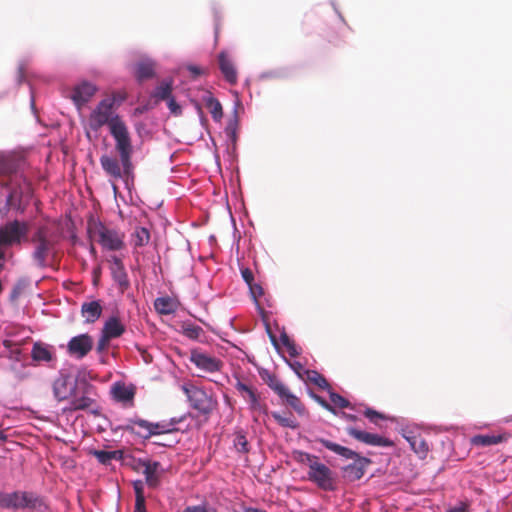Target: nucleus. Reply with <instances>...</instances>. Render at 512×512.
I'll use <instances>...</instances> for the list:
<instances>
[{"instance_id": "f704fd0d", "label": "nucleus", "mask_w": 512, "mask_h": 512, "mask_svg": "<svg viewBox=\"0 0 512 512\" xmlns=\"http://www.w3.org/2000/svg\"><path fill=\"white\" fill-rule=\"evenodd\" d=\"M271 416L282 427L291 429H296L298 427V423L292 415L285 416L280 414L279 412H272Z\"/></svg>"}, {"instance_id": "f3484780", "label": "nucleus", "mask_w": 512, "mask_h": 512, "mask_svg": "<svg viewBox=\"0 0 512 512\" xmlns=\"http://www.w3.org/2000/svg\"><path fill=\"white\" fill-rule=\"evenodd\" d=\"M111 394L115 401L132 406L136 394V388L132 384L127 385L124 382L118 381L112 385Z\"/></svg>"}, {"instance_id": "c85d7f7f", "label": "nucleus", "mask_w": 512, "mask_h": 512, "mask_svg": "<svg viewBox=\"0 0 512 512\" xmlns=\"http://www.w3.org/2000/svg\"><path fill=\"white\" fill-rule=\"evenodd\" d=\"M156 311L161 315H169L176 311V303L170 297H159L154 301Z\"/></svg>"}, {"instance_id": "69168bd1", "label": "nucleus", "mask_w": 512, "mask_h": 512, "mask_svg": "<svg viewBox=\"0 0 512 512\" xmlns=\"http://www.w3.org/2000/svg\"><path fill=\"white\" fill-rule=\"evenodd\" d=\"M0 440L1 441L7 440V435H6L5 431H3V430H0Z\"/></svg>"}, {"instance_id": "20e7f679", "label": "nucleus", "mask_w": 512, "mask_h": 512, "mask_svg": "<svg viewBox=\"0 0 512 512\" xmlns=\"http://www.w3.org/2000/svg\"><path fill=\"white\" fill-rule=\"evenodd\" d=\"M97 392L93 385L86 381L78 382L75 392L69 398L68 406L64 412L87 411L91 414L98 415L100 413V406L97 402Z\"/></svg>"}, {"instance_id": "cd10ccee", "label": "nucleus", "mask_w": 512, "mask_h": 512, "mask_svg": "<svg viewBox=\"0 0 512 512\" xmlns=\"http://www.w3.org/2000/svg\"><path fill=\"white\" fill-rule=\"evenodd\" d=\"M90 454L93 455L103 465H109L112 460H120L123 457V452L121 450H92Z\"/></svg>"}, {"instance_id": "5fc2aeb1", "label": "nucleus", "mask_w": 512, "mask_h": 512, "mask_svg": "<svg viewBox=\"0 0 512 512\" xmlns=\"http://www.w3.org/2000/svg\"><path fill=\"white\" fill-rule=\"evenodd\" d=\"M185 418H186V415H183V416H180V417H173V418H171L168 421L171 423L172 427H175L178 423H180L183 420H185Z\"/></svg>"}, {"instance_id": "79ce46f5", "label": "nucleus", "mask_w": 512, "mask_h": 512, "mask_svg": "<svg viewBox=\"0 0 512 512\" xmlns=\"http://www.w3.org/2000/svg\"><path fill=\"white\" fill-rule=\"evenodd\" d=\"M252 298L258 304V298L264 294V290L261 285L254 283V281L248 285Z\"/></svg>"}, {"instance_id": "72a5a7b5", "label": "nucleus", "mask_w": 512, "mask_h": 512, "mask_svg": "<svg viewBox=\"0 0 512 512\" xmlns=\"http://www.w3.org/2000/svg\"><path fill=\"white\" fill-rule=\"evenodd\" d=\"M305 373H306L307 379L310 382H312L313 384H315L316 386H318L319 388H321L323 390L330 389V385H329L328 381L322 374H320L314 370H306Z\"/></svg>"}, {"instance_id": "412c9836", "label": "nucleus", "mask_w": 512, "mask_h": 512, "mask_svg": "<svg viewBox=\"0 0 512 512\" xmlns=\"http://www.w3.org/2000/svg\"><path fill=\"white\" fill-rule=\"evenodd\" d=\"M509 439V434H478L471 438L470 442L474 446L488 447L498 445L506 442Z\"/></svg>"}, {"instance_id": "a211bd4d", "label": "nucleus", "mask_w": 512, "mask_h": 512, "mask_svg": "<svg viewBox=\"0 0 512 512\" xmlns=\"http://www.w3.org/2000/svg\"><path fill=\"white\" fill-rule=\"evenodd\" d=\"M139 465L143 467L142 473L145 476V482L150 488H156L160 484V463L150 460H139Z\"/></svg>"}, {"instance_id": "864d4df0", "label": "nucleus", "mask_w": 512, "mask_h": 512, "mask_svg": "<svg viewBox=\"0 0 512 512\" xmlns=\"http://www.w3.org/2000/svg\"><path fill=\"white\" fill-rule=\"evenodd\" d=\"M286 348L288 349V352L291 357H296L299 354L296 345L294 344L293 341Z\"/></svg>"}, {"instance_id": "774afa93", "label": "nucleus", "mask_w": 512, "mask_h": 512, "mask_svg": "<svg viewBox=\"0 0 512 512\" xmlns=\"http://www.w3.org/2000/svg\"><path fill=\"white\" fill-rule=\"evenodd\" d=\"M16 196V192H12L11 195H10V198H13Z\"/></svg>"}, {"instance_id": "f8f14e48", "label": "nucleus", "mask_w": 512, "mask_h": 512, "mask_svg": "<svg viewBox=\"0 0 512 512\" xmlns=\"http://www.w3.org/2000/svg\"><path fill=\"white\" fill-rule=\"evenodd\" d=\"M78 381L69 374H60L53 383V394L59 402L68 401L75 392Z\"/></svg>"}, {"instance_id": "5701e85b", "label": "nucleus", "mask_w": 512, "mask_h": 512, "mask_svg": "<svg viewBox=\"0 0 512 512\" xmlns=\"http://www.w3.org/2000/svg\"><path fill=\"white\" fill-rule=\"evenodd\" d=\"M235 388L249 402L251 410L260 411L263 409V406L260 403L259 395L252 387L241 381H237Z\"/></svg>"}, {"instance_id": "c9c22d12", "label": "nucleus", "mask_w": 512, "mask_h": 512, "mask_svg": "<svg viewBox=\"0 0 512 512\" xmlns=\"http://www.w3.org/2000/svg\"><path fill=\"white\" fill-rule=\"evenodd\" d=\"M233 443H234V447L236 448V450L238 452H242V453L249 452V443H248V440L243 432L240 431L235 434Z\"/></svg>"}, {"instance_id": "6e6d98bb", "label": "nucleus", "mask_w": 512, "mask_h": 512, "mask_svg": "<svg viewBox=\"0 0 512 512\" xmlns=\"http://www.w3.org/2000/svg\"><path fill=\"white\" fill-rule=\"evenodd\" d=\"M4 264H5V252L4 250L0 247V273L2 272V270L4 269Z\"/></svg>"}, {"instance_id": "1a4fd4ad", "label": "nucleus", "mask_w": 512, "mask_h": 512, "mask_svg": "<svg viewBox=\"0 0 512 512\" xmlns=\"http://www.w3.org/2000/svg\"><path fill=\"white\" fill-rule=\"evenodd\" d=\"M184 392L188 398L190 406L202 415H210L217 407V400L201 388L184 387Z\"/></svg>"}, {"instance_id": "13d9d810", "label": "nucleus", "mask_w": 512, "mask_h": 512, "mask_svg": "<svg viewBox=\"0 0 512 512\" xmlns=\"http://www.w3.org/2000/svg\"><path fill=\"white\" fill-rule=\"evenodd\" d=\"M20 353H21V351H20V349H19V348L13 349V350H11V356H10V357H11L12 359H15V360H17V361H18V360H19V355H20Z\"/></svg>"}, {"instance_id": "e2e57ef3", "label": "nucleus", "mask_w": 512, "mask_h": 512, "mask_svg": "<svg viewBox=\"0 0 512 512\" xmlns=\"http://www.w3.org/2000/svg\"><path fill=\"white\" fill-rule=\"evenodd\" d=\"M154 444L158 445V446H168V447L171 446L170 443H164V442H162V440L155 441Z\"/></svg>"}, {"instance_id": "603ef678", "label": "nucleus", "mask_w": 512, "mask_h": 512, "mask_svg": "<svg viewBox=\"0 0 512 512\" xmlns=\"http://www.w3.org/2000/svg\"><path fill=\"white\" fill-rule=\"evenodd\" d=\"M188 70L194 77L200 76L202 74V70L198 66L190 65L188 66Z\"/></svg>"}, {"instance_id": "f257e3e1", "label": "nucleus", "mask_w": 512, "mask_h": 512, "mask_svg": "<svg viewBox=\"0 0 512 512\" xmlns=\"http://www.w3.org/2000/svg\"><path fill=\"white\" fill-rule=\"evenodd\" d=\"M115 99L107 97L101 100L91 112L88 124L91 130L97 132L104 125H108L110 133L115 140V149L126 156L129 151L130 133L125 122L114 111Z\"/></svg>"}, {"instance_id": "423d86ee", "label": "nucleus", "mask_w": 512, "mask_h": 512, "mask_svg": "<svg viewBox=\"0 0 512 512\" xmlns=\"http://www.w3.org/2000/svg\"><path fill=\"white\" fill-rule=\"evenodd\" d=\"M319 443H321L325 448L329 449L330 451L336 453L337 455H340L346 459H354V463L347 465L344 468L345 476L350 481H356L363 477L365 473V468L370 464V459L366 457H361L358 453L355 451L341 446L337 443L331 442L330 440L320 438L317 440Z\"/></svg>"}, {"instance_id": "0e129e2a", "label": "nucleus", "mask_w": 512, "mask_h": 512, "mask_svg": "<svg viewBox=\"0 0 512 512\" xmlns=\"http://www.w3.org/2000/svg\"><path fill=\"white\" fill-rule=\"evenodd\" d=\"M154 444L158 445V446H168V447L171 446L170 443H164V442H162V440L155 441Z\"/></svg>"}, {"instance_id": "393cba45", "label": "nucleus", "mask_w": 512, "mask_h": 512, "mask_svg": "<svg viewBox=\"0 0 512 512\" xmlns=\"http://www.w3.org/2000/svg\"><path fill=\"white\" fill-rule=\"evenodd\" d=\"M125 330V326L121 323L120 319L116 316H112L104 323L102 333L114 339L120 337Z\"/></svg>"}, {"instance_id": "39448f33", "label": "nucleus", "mask_w": 512, "mask_h": 512, "mask_svg": "<svg viewBox=\"0 0 512 512\" xmlns=\"http://www.w3.org/2000/svg\"><path fill=\"white\" fill-rule=\"evenodd\" d=\"M259 375L263 382L280 398L282 404L289 406L300 416L306 414L305 405L300 398L293 394L275 373L268 369H261Z\"/></svg>"}, {"instance_id": "052dcab7", "label": "nucleus", "mask_w": 512, "mask_h": 512, "mask_svg": "<svg viewBox=\"0 0 512 512\" xmlns=\"http://www.w3.org/2000/svg\"><path fill=\"white\" fill-rule=\"evenodd\" d=\"M3 346H4L5 348H11V347L13 346V343H12V341H10V340H4V341H3Z\"/></svg>"}, {"instance_id": "c756f323", "label": "nucleus", "mask_w": 512, "mask_h": 512, "mask_svg": "<svg viewBox=\"0 0 512 512\" xmlns=\"http://www.w3.org/2000/svg\"><path fill=\"white\" fill-rule=\"evenodd\" d=\"M31 357L37 362H49L53 355L49 348L42 343H35L32 348Z\"/></svg>"}, {"instance_id": "2eb2a0df", "label": "nucleus", "mask_w": 512, "mask_h": 512, "mask_svg": "<svg viewBox=\"0 0 512 512\" xmlns=\"http://www.w3.org/2000/svg\"><path fill=\"white\" fill-rule=\"evenodd\" d=\"M190 360L199 369L210 373L219 371L223 365L220 359L196 350L191 352Z\"/></svg>"}, {"instance_id": "4c0bfd02", "label": "nucleus", "mask_w": 512, "mask_h": 512, "mask_svg": "<svg viewBox=\"0 0 512 512\" xmlns=\"http://www.w3.org/2000/svg\"><path fill=\"white\" fill-rule=\"evenodd\" d=\"M202 332V328L194 324H188L183 327L184 335L190 339H198Z\"/></svg>"}, {"instance_id": "aec40b11", "label": "nucleus", "mask_w": 512, "mask_h": 512, "mask_svg": "<svg viewBox=\"0 0 512 512\" xmlns=\"http://www.w3.org/2000/svg\"><path fill=\"white\" fill-rule=\"evenodd\" d=\"M96 90L94 84L82 82L73 89L71 98L78 107H81L93 97Z\"/></svg>"}, {"instance_id": "ddd939ff", "label": "nucleus", "mask_w": 512, "mask_h": 512, "mask_svg": "<svg viewBox=\"0 0 512 512\" xmlns=\"http://www.w3.org/2000/svg\"><path fill=\"white\" fill-rule=\"evenodd\" d=\"M93 348V339L88 334L72 337L67 345L68 353L77 358L85 357Z\"/></svg>"}, {"instance_id": "4468645a", "label": "nucleus", "mask_w": 512, "mask_h": 512, "mask_svg": "<svg viewBox=\"0 0 512 512\" xmlns=\"http://www.w3.org/2000/svg\"><path fill=\"white\" fill-rule=\"evenodd\" d=\"M347 433L351 437L367 445L379 447H390L393 445V442L388 438L382 437L378 434L365 432L354 427L347 428Z\"/></svg>"}, {"instance_id": "6e6552de", "label": "nucleus", "mask_w": 512, "mask_h": 512, "mask_svg": "<svg viewBox=\"0 0 512 512\" xmlns=\"http://www.w3.org/2000/svg\"><path fill=\"white\" fill-rule=\"evenodd\" d=\"M38 502V497L32 492L14 491L11 493H0V508L4 509H34Z\"/></svg>"}, {"instance_id": "a18cd8bd", "label": "nucleus", "mask_w": 512, "mask_h": 512, "mask_svg": "<svg viewBox=\"0 0 512 512\" xmlns=\"http://www.w3.org/2000/svg\"><path fill=\"white\" fill-rule=\"evenodd\" d=\"M314 399L317 403H319L324 409H326L327 411L333 413V414H336V410L334 408L333 405H331L330 403H328L325 399H323L321 396H318V395H314Z\"/></svg>"}, {"instance_id": "9d476101", "label": "nucleus", "mask_w": 512, "mask_h": 512, "mask_svg": "<svg viewBox=\"0 0 512 512\" xmlns=\"http://www.w3.org/2000/svg\"><path fill=\"white\" fill-rule=\"evenodd\" d=\"M28 231L29 225L18 220L10 221L0 226V247L19 244L22 238L27 236Z\"/></svg>"}, {"instance_id": "a878e982", "label": "nucleus", "mask_w": 512, "mask_h": 512, "mask_svg": "<svg viewBox=\"0 0 512 512\" xmlns=\"http://www.w3.org/2000/svg\"><path fill=\"white\" fill-rule=\"evenodd\" d=\"M135 75L142 82L155 76V63L151 60H143L136 64Z\"/></svg>"}, {"instance_id": "9b49d317", "label": "nucleus", "mask_w": 512, "mask_h": 512, "mask_svg": "<svg viewBox=\"0 0 512 512\" xmlns=\"http://www.w3.org/2000/svg\"><path fill=\"white\" fill-rule=\"evenodd\" d=\"M308 480L325 491L335 490V478L332 470L325 464L318 461L311 465L307 472Z\"/></svg>"}, {"instance_id": "e433bc0d", "label": "nucleus", "mask_w": 512, "mask_h": 512, "mask_svg": "<svg viewBox=\"0 0 512 512\" xmlns=\"http://www.w3.org/2000/svg\"><path fill=\"white\" fill-rule=\"evenodd\" d=\"M153 430L156 435L172 433L178 431L176 427H172L169 421L163 420L157 423H153Z\"/></svg>"}, {"instance_id": "de8ad7c7", "label": "nucleus", "mask_w": 512, "mask_h": 512, "mask_svg": "<svg viewBox=\"0 0 512 512\" xmlns=\"http://www.w3.org/2000/svg\"><path fill=\"white\" fill-rule=\"evenodd\" d=\"M241 275L244 281L249 285L254 281V275L251 269L249 268H242L241 269Z\"/></svg>"}, {"instance_id": "680f3d73", "label": "nucleus", "mask_w": 512, "mask_h": 512, "mask_svg": "<svg viewBox=\"0 0 512 512\" xmlns=\"http://www.w3.org/2000/svg\"><path fill=\"white\" fill-rule=\"evenodd\" d=\"M89 251H90V253H91L94 257H96V256H97V251H96V249H95V247H94V245H93V244H91V245H90Z\"/></svg>"}, {"instance_id": "4d7b16f0", "label": "nucleus", "mask_w": 512, "mask_h": 512, "mask_svg": "<svg viewBox=\"0 0 512 512\" xmlns=\"http://www.w3.org/2000/svg\"><path fill=\"white\" fill-rule=\"evenodd\" d=\"M282 344L287 347L290 343H292V340L289 338L287 334H282L281 337Z\"/></svg>"}, {"instance_id": "2f4dec72", "label": "nucleus", "mask_w": 512, "mask_h": 512, "mask_svg": "<svg viewBox=\"0 0 512 512\" xmlns=\"http://www.w3.org/2000/svg\"><path fill=\"white\" fill-rule=\"evenodd\" d=\"M411 448L413 451L418 454L421 458L426 457L429 447L426 441L421 437H411L408 438Z\"/></svg>"}, {"instance_id": "ea45409f", "label": "nucleus", "mask_w": 512, "mask_h": 512, "mask_svg": "<svg viewBox=\"0 0 512 512\" xmlns=\"http://www.w3.org/2000/svg\"><path fill=\"white\" fill-rule=\"evenodd\" d=\"M329 397H330V401L332 402V404L336 407H339V408L350 407V402L335 392H330Z\"/></svg>"}, {"instance_id": "dca6fc26", "label": "nucleus", "mask_w": 512, "mask_h": 512, "mask_svg": "<svg viewBox=\"0 0 512 512\" xmlns=\"http://www.w3.org/2000/svg\"><path fill=\"white\" fill-rule=\"evenodd\" d=\"M122 429L128 433L136 434L143 439H149L150 437L155 436L153 422H149L141 418L128 419L126 424L122 426Z\"/></svg>"}, {"instance_id": "7ed1b4c3", "label": "nucleus", "mask_w": 512, "mask_h": 512, "mask_svg": "<svg viewBox=\"0 0 512 512\" xmlns=\"http://www.w3.org/2000/svg\"><path fill=\"white\" fill-rule=\"evenodd\" d=\"M87 233L92 242H97L105 250L119 251L125 247L122 232L106 226L93 216L87 221Z\"/></svg>"}, {"instance_id": "49530a36", "label": "nucleus", "mask_w": 512, "mask_h": 512, "mask_svg": "<svg viewBox=\"0 0 512 512\" xmlns=\"http://www.w3.org/2000/svg\"><path fill=\"white\" fill-rule=\"evenodd\" d=\"M167 102L168 108L170 109L171 113H173L174 115L181 114V107L177 104L173 97L168 98Z\"/></svg>"}, {"instance_id": "338daca9", "label": "nucleus", "mask_w": 512, "mask_h": 512, "mask_svg": "<svg viewBox=\"0 0 512 512\" xmlns=\"http://www.w3.org/2000/svg\"><path fill=\"white\" fill-rule=\"evenodd\" d=\"M248 512H266L264 510H258V509H251Z\"/></svg>"}, {"instance_id": "f03ea898", "label": "nucleus", "mask_w": 512, "mask_h": 512, "mask_svg": "<svg viewBox=\"0 0 512 512\" xmlns=\"http://www.w3.org/2000/svg\"><path fill=\"white\" fill-rule=\"evenodd\" d=\"M59 238L58 233L49 225H41L36 229L31 237V243L34 248L32 257L37 266H47V260L54 255Z\"/></svg>"}, {"instance_id": "a19ab883", "label": "nucleus", "mask_w": 512, "mask_h": 512, "mask_svg": "<svg viewBox=\"0 0 512 512\" xmlns=\"http://www.w3.org/2000/svg\"><path fill=\"white\" fill-rule=\"evenodd\" d=\"M365 417H367L372 423L378 425L379 420H385L387 419V416L372 409V408H366L364 411Z\"/></svg>"}, {"instance_id": "bf43d9fd", "label": "nucleus", "mask_w": 512, "mask_h": 512, "mask_svg": "<svg viewBox=\"0 0 512 512\" xmlns=\"http://www.w3.org/2000/svg\"><path fill=\"white\" fill-rule=\"evenodd\" d=\"M342 416H343L345 419L349 420V421H356V420H357V416L352 415V414H347V413H344V412H343V413H342Z\"/></svg>"}, {"instance_id": "b1692460", "label": "nucleus", "mask_w": 512, "mask_h": 512, "mask_svg": "<svg viewBox=\"0 0 512 512\" xmlns=\"http://www.w3.org/2000/svg\"><path fill=\"white\" fill-rule=\"evenodd\" d=\"M81 313L87 323H94L102 314V306L99 301L85 302L81 306Z\"/></svg>"}, {"instance_id": "4be33fe9", "label": "nucleus", "mask_w": 512, "mask_h": 512, "mask_svg": "<svg viewBox=\"0 0 512 512\" xmlns=\"http://www.w3.org/2000/svg\"><path fill=\"white\" fill-rule=\"evenodd\" d=\"M111 270H112L113 280L117 283L121 292L126 291L130 286V282L128 279V275L125 271L124 265L120 258L113 257V266H112Z\"/></svg>"}, {"instance_id": "58836bf2", "label": "nucleus", "mask_w": 512, "mask_h": 512, "mask_svg": "<svg viewBox=\"0 0 512 512\" xmlns=\"http://www.w3.org/2000/svg\"><path fill=\"white\" fill-rule=\"evenodd\" d=\"M296 460L308 466V468H311V465H314V463H317L319 461L318 457L306 452H299L298 456L296 457Z\"/></svg>"}, {"instance_id": "c03bdc74", "label": "nucleus", "mask_w": 512, "mask_h": 512, "mask_svg": "<svg viewBox=\"0 0 512 512\" xmlns=\"http://www.w3.org/2000/svg\"><path fill=\"white\" fill-rule=\"evenodd\" d=\"M133 488L135 492V498H143L144 495V482L142 480H136L133 482Z\"/></svg>"}, {"instance_id": "6ab92c4d", "label": "nucleus", "mask_w": 512, "mask_h": 512, "mask_svg": "<svg viewBox=\"0 0 512 512\" xmlns=\"http://www.w3.org/2000/svg\"><path fill=\"white\" fill-rule=\"evenodd\" d=\"M219 69L224 79L231 85H235L238 81V73L236 67L229 55L222 51L218 55Z\"/></svg>"}, {"instance_id": "09e8293b", "label": "nucleus", "mask_w": 512, "mask_h": 512, "mask_svg": "<svg viewBox=\"0 0 512 512\" xmlns=\"http://www.w3.org/2000/svg\"><path fill=\"white\" fill-rule=\"evenodd\" d=\"M134 512H147L145 505V497L135 498Z\"/></svg>"}, {"instance_id": "bb28decb", "label": "nucleus", "mask_w": 512, "mask_h": 512, "mask_svg": "<svg viewBox=\"0 0 512 512\" xmlns=\"http://www.w3.org/2000/svg\"><path fill=\"white\" fill-rule=\"evenodd\" d=\"M205 106L209 109L212 118L215 121H220L223 116L222 105L220 102L210 93L207 92L202 98Z\"/></svg>"}, {"instance_id": "37998d69", "label": "nucleus", "mask_w": 512, "mask_h": 512, "mask_svg": "<svg viewBox=\"0 0 512 512\" xmlns=\"http://www.w3.org/2000/svg\"><path fill=\"white\" fill-rule=\"evenodd\" d=\"M111 338L101 333V337L98 340L96 350L98 353H103L107 350Z\"/></svg>"}, {"instance_id": "8fccbe9b", "label": "nucleus", "mask_w": 512, "mask_h": 512, "mask_svg": "<svg viewBox=\"0 0 512 512\" xmlns=\"http://www.w3.org/2000/svg\"><path fill=\"white\" fill-rule=\"evenodd\" d=\"M447 512H469V504L467 502H460L459 505L448 509Z\"/></svg>"}, {"instance_id": "473e14b6", "label": "nucleus", "mask_w": 512, "mask_h": 512, "mask_svg": "<svg viewBox=\"0 0 512 512\" xmlns=\"http://www.w3.org/2000/svg\"><path fill=\"white\" fill-rule=\"evenodd\" d=\"M172 93V81L162 82L153 92L152 97L157 101L167 100L171 97Z\"/></svg>"}, {"instance_id": "7c9ffc66", "label": "nucleus", "mask_w": 512, "mask_h": 512, "mask_svg": "<svg viewBox=\"0 0 512 512\" xmlns=\"http://www.w3.org/2000/svg\"><path fill=\"white\" fill-rule=\"evenodd\" d=\"M150 241V232L145 227H136L132 234V242L135 247H143Z\"/></svg>"}, {"instance_id": "3c124183", "label": "nucleus", "mask_w": 512, "mask_h": 512, "mask_svg": "<svg viewBox=\"0 0 512 512\" xmlns=\"http://www.w3.org/2000/svg\"><path fill=\"white\" fill-rule=\"evenodd\" d=\"M183 512H213L209 509H207L203 505H196V506H188L186 507Z\"/></svg>"}, {"instance_id": "0eeeda50", "label": "nucleus", "mask_w": 512, "mask_h": 512, "mask_svg": "<svg viewBox=\"0 0 512 512\" xmlns=\"http://www.w3.org/2000/svg\"><path fill=\"white\" fill-rule=\"evenodd\" d=\"M117 152L119 153V160L109 155H102L100 157V164L108 176L114 180L122 179L127 182L133 176L134 168L131 160L133 153L131 137H129V151L127 155H122L120 151Z\"/></svg>"}]
</instances>
